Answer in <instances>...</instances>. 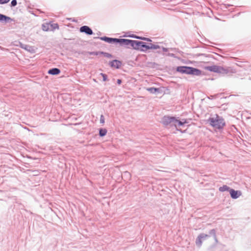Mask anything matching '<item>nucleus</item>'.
Instances as JSON below:
<instances>
[{"label":"nucleus","instance_id":"393cba45","mask_svg":"<svg viewBox=\"0 0 251 251\" xmlns=\"http://www.w3.org/2000/svg\"><path fill=\"white\" fill-rule=\"evenodd\" d=\"M211 235L214 237H215V235H216V230H215V229H212L210 230L209 231V235Z\"/></svg>","mask_w":251,"mask_h":251},{"label":"nucleus","instance_id":"20e7f679","mask_svg":"<svg viewBox=\"0 0 251 251\" xmlns=\"http://www.w3.org/2000/svg\"><path fill=\"white\" fill-rule=\"evenodd\" d=\"M207 70L210 72L217 73L222 75L234 73L230 68L223 67L217 65L208 66L207 67Z\"/></svg>","mask_w":251,"mask_h":251},{"label":"nucleus","instance_id":"423d86ee","mask_svg":"<svg viewBox=\"0 0 251 251\" xmlns=\"http://www.w3.org/2000/svg\"><path fill=\"white\" fill-rule=\"evenodd\" d=\"M95 38H99L101 40L104 41L108 43H119L121 46L122 45L123 39H118L108 37L106 36L101 37H95Z\"/></svg>","mask_w":251,"mask_h":251},{"label":"nucleus","instance_id":"ddd939ff","mask_svg":"<svg viewBox=\"0 0 251 251\" xmlns=\"http://www.w3.org/2000/svg\"><path fill=\"white\" fill-rule=\"evenodd\" d=\"M60 73V70L56 68H52L48 71V73L52 75H57Z\"/></svg>","mask_w":251,"mask_h":251},{"label":"nucleus","instance_id":"f704fd0d","mask_svg":"<svg viewBox=\"0 0 251 251\" xmlns=\"http://www.w3.org/2000/svg\"><path fill=\"white\" fill-rule=\"evenodd\" d=\"M214 239H215V241L216 242H218V240H217V237H216V235H215V237H214Z\"/></svg>","mask_w":251,"mask_h":251},{"label":"nucleus","instance_id":"a211bd4d","mask_svg":"<svg viewBox=\"0 0 251 251\" xmlns=\"http://www.w3.org/2000/svg\"><path fill=\"white\" fill-rule=\"evenodd\" d=\"M219 191L220 192H225V191H229V190H230V188L227 186V185H223V186L222 187H220L219 189Z\"/></svg>","mask_w":251,"mask_h":251},{"label":"nucleus","instance_id":"a878e982","mask_svg":"<svg viewBox=\"0 0 251 251\" xmlns=\"http://www.w3.org/2000/svg\"><path fill=\"white\" fill-rule=\"evenodd\" d=\"M185 123H187L186 121L185 120L184 122L180 121L178 120V127L182 126Z\"/></svg>","mask_w":251,"mask_h":251},{"label":"nucleus","instance_id":"412c9836","mask_svg":"<svg viewBox=\"0 0 251 251\" xmlns=\"http://www.w3.org/2000/svg\"><path fill=\"white\" fill-rule=\"evenodd\" d=\"M141 49H144V50H146V51L147 50L150 49V44L148 45H147L146 44V43L143 42V44H142V46H141Z\"/></svg>","mask_w":251,"mask_h":251},{"label":"nucleus","instance_id":"39448f33","mask_svg":"<svg viewBox=\"0 0 251 251\" xmlns=\"http://www.w3.org/2000/svg\"><path fill=\"white\" fill-rule=\"evenodd\" d=\"M207 70L210 72L217 73L222 75L234 73L230 68L223 67L217 65L208 66L207 67Z\"/></svg>","mask_w":251,"mask_h":251},{"label":"nucleus","instance_id":"2f4dec72","mask_svg":"<svg viewBox=\"0 0 251 251\" xmlns=\"http://www.w3.org/2000/svg\"><path fill=\"white\" fill-rule=\"evenodd\" d=\"M162 50L163 51L166 52L168 50V49L164 48V47H162Z\"/></svg>","mask_w":251,"mask_h":251},{"label":"nucleus","instance_id":"1a4fd4ad","mask_svg":"<svg viewBox=\"0 0 251 251\" xmlns=\"http://www.w3.org/2000/svg\"><path fill=\"white\" fill-rule=\"evenodd\" d=\"M80 32L85 33L87 35H92L93 33L92 30L88 26L83 25L80 27L79 29Z\"/></svg>","mask_w":251,"mask_h":251},{"label":"nucleus","instance_id":"9d476101","mask_svg":"<svg viewBox=\"0 0 251 251\" xmlns=\"http://www.w3.org/2000/svg\"><path fill=\"white\" fill-rule=\"evenodd\" d=\"M229 193H230L231 197L233 199H237L241 195V193L240 191H235L232 189H230L229 190Z\"/></svg>","mask_w":251,"mask_h":251},{"label":"nucleus","instance_id":"cd10ccee","mask_svg":"<svg viewBox=\"0 0 251 251\" xmlns=\"http://www.w3.org/2000/svg\"><path fill=\"white\" fill-rule=\"evenodd\" d=\"M100 75L102 76V78H103V81H106L107 80V75L104 74H103V73H101L100 74Z\"/></svg>","mask_w":251,"mask_h":251},{"label":"nucleus","instance_id":"bb28decb","mask_svg":"<svg viewBox=\"0 0 251 251\" xmlns=\"http://www.w3.org/2000/svg\"><path fill=\"white\" fill-rule=\"evenodd\" d=\"M17 2L16 0H12L11 2V6L12 7L15 6L17 5Z\"/></svg>","mask_w":251,"mask_h":251},{"label":"nucleus","instance_id":"4468645a","mask_svg":"<svg viewBox=\"0 0 251 251\" xmlns=\"http://www.w3.org/2000/svg\"><path fill=\"white\" fill-rule=\"evenodd\" d=\"M147 90L152 94H155L156 93H160V88H154V87L148 88H147Z\"/></svg>","mask_w":251,"mask_h":251},{"label":"nucleus","instance_id":"6ab92c4d","mask_svg":"<svg viewBox=\"0 0 251 251\" xmlns=\"http://www.w3.org/2000/svg\"><path fill=\"white\" fill-rule=\"evenodd\" d=\"M107 130L105 128H100L99 130V135L100 136L102 137L106 135Z\"/></svg>","mask_w":251,"mask_h":251},{"label":"nucleus","instance_id":"7c9ffc66","mask_svg":"<svg viewBox=\"0 0 251 251\" xmlns=\"http://www.w3.org/2000/svg\"><path fill=\"white\" fill-rule=\"evenodd\" d=\"M90 55H97L98 54V52H94V51H93V52H90L89 53Z\"/></svg>","mask_w":251,"mask_h":251},{"label":"nucleus","instance_id":"f3484780","mask_svg":"<svg viewBox=\"0 0 251 251\" xmlns=\"http://www.w3.org/2000/svg\"><path fill=\"white\" fill-rule=\"evenodd\" d=\"M42 29L45 31L50 30V24H45L42 25Z\"/></svg>","mask_w":251,"mask_h":251},{"label":"nucleus","instance_id":"0eeeda50","mask_svg":"<svg viewBox=\"0 0 251 251\" xmlns=\"http://www.w3.org/2000/svg\"><path fill=\"white\" fill-rule=\"evenodd\" d=\"M210 237L209 235L206 234L204 233L200 234L197 237L196 240V244L198 247H201V246L202 240H205L206 238Z\"/></svg>","mask_w":251,"mask_h":251},{"label":"nucleus","instance_id":"f03ea898","mask_svg":"<svg viewBox=\"0 0 251 251\" xmlns=\"http://www.w3.org/2000/svg\"><path fill=\"white\" fill-rule=\"evenodd\" d=\"M208 121L211 126L218 129L223 128L225 125L224 119L217 114L215 115V117L209 118Z\"/></svg>","mask_w":251,"mask_h":251},{"label":"nucleus","instance_id":"6e6552de","mask_svg":"<svg viewBox=\"0 0 251 251\" xmlns=\"http://www.w3.org/2000/svg\"><path fill=\"white\" fill-rule=\"evenodd\" d=\"M174 117L165 116L162 119V123L165 126H171L172 121H173Z\"/></svg>","mask_w":251,"mask_h":251},{"label":"nucleus","instance_id":"dca6fc26","mask_svg":"<svg viewBox=\"0 0 251 251\" xmlns=\"http://www.w3.org/2000/svg\"><path fill=\"white\" fill-rule=\"evenodd\" d=\"M50 24V31H53L56 29L59 28L58 25L56 23H49Z\"/></svg>","mask_w":251,"mask_h":251},{"label":"nucleus","instance_id":"c756f323","mask_svg":"<svg viewBox=\"0 0 251 251\" xmlns=\"http://www.w3.org/2000/svg\"><path fill=\"white\" fill-rule=\"evenodd\" d=\"M100 123H104V117L103 115H101V116H100Z\"/></svg>","mask_w":251,"mask_h":251},{"label":"nucleus","instance_id":"c9c22d12","mask_svg":"<svg viewBox=\"0 0 251 251\" xmlns=\"http://www.w3.org/2000/svg\"><path fill=\"white\" fill-rule=\"evenodd\" d=\"M125 173H126V174H129V173H127V172H126Z\"/></svg>","mask_w":251,"mask_h":251},{"label":"nucleus","instance_id":"7ed1b4c3","mask_svg":"<svg viewBox=\"0 0 251 251\" xmlns=\"http://www.w3.org/2000/svg\"><path fill=\"white\" fill-rule=\"evenodd\" d=\"M176 71L182 74H191L196 75H200L201 73V71L198 69L187 66L178 67Z\"/></svg>","mask_w":251,"mask_h":251},{"label":"nucleus","instance_id":"72a5a7b5","mask_svg":"<svg viewBox=\"0 0 251 251\" xmlns=\"http://www.w3.org/2000/svg\"><path fill=\"white\" fill-rule=\"evenodd\" d=\"M168 55L171 57H175V54L173 53H169Z\"/></svg>","mask_w":251,"mask_h":251},{"label":"nucleus","instance_id":"c85d7f7f","mask_svg":"<svg viewBox=\"0 0 251 251\" xmlns=\"http://www.w3.org/2000/svg\"><path fill=\"white\" fill-rule=\"evenodd\" d=\"M10 0H0V4H3L8 3Z\"/></svg>","mask_w":251,"mask_h":251},{"label":"nucleus","instance_id":"f257e3e1","mask_svg":"<svg viewBox=\"0 0 251 251\" xmlns=\"http://www.w3.org/2000/svg\"><path fill=\"white\" fill-rule=\"evenodd\" d=\"M142 44L143 42L142 41L123 39L122 46H126L127 48L132 47L135 50L145 51L146 50L141 49V46H142Z\"/></svg>","mask_w":251,"mask_h":251},{"label":"nucleus","instance_id":"2eb2a0df","mask_svg":"<svg viewBox=\"0 0 251 251\" xmlns=\"http://www.w3.org/2000/svg\"><path fill=\"white\" fill-rule=\"evenodd\" d=\"M20 47L22 48V49H24L25 50L29 51L30 52H31L33 50L32 47L29 45H27L23 44L21 43Z\"/></svg>","mask_w":251,"mask_h":251},{"label":"nucleus","instance_id":"9b49d317","mask_svg":"<svg viewBox=\"0 0 251 251\" xmlns=\"http://www.w3.org/2000/svg\"><path fill=\"white\" fill-rule=\"evenodd\" d=\"M122 63L120 61L114 60L109 62V65L111 67L118 69L121 66Z\"/></svg>","mask_w":251,"mask_h":251},{"label":"nucleus","instance_id":"473e14b6","mask_svg":"<svg viewBox=\"0 0 251 251\" xmlns=\"http://www.w3.org/2000/svg\"><path fill=\"white\" fill-rule=\"evenodd\" d=\"M121 83H122V80H121V79H118L117 80V83H118V84H121Z\"/></svg>","mask_w":251,"mask_h":251},{"label":"nucleus","instance_id":"aec40b11","mask_svg":"<svg viewBox=\"0 0 251 251\" xmlns=\"http://www.w3.org/2000/svg\"><path fill=\"white\" fill-rule=\"evenodd\" d=\"M177 123L178 120L176 119V118L173 117V121H172L171 126H174L177 128L178 127Z\"/></svg>","mask_w":251,"mask_h":251},{"label":"nucleus","instance_id":"f8f14e48","mask_svg":"<svg viewBox=\"0 0 251 251\" xmlns=\"http://www.w3.org/2000/svg\"><path fill=\"white\" fill-rule=\"evenodd\" d=\"M11 21H12V19L10 17L0 14V22H5L6 23H8Z\"/></svg>","mask_w":251,"mask_h":251},{"label":"nucleus","instance_id":"b1692460","mask_svg":"<svg viewBox=\"0 0 251 251\" xmlns=\"http://www.w3.org/2000/svg\"><path fill=\"white\" fill-rule=\"evenodd\" d=\"M133 37H134V38H137V39H142V40H145V41H151V40L148 38H146V37H138V36H132Z\"/></svg>","mask_w":251,"mask_h":251},{"label":"nucleus","instance_id":"4be33fe9","mask_svg":"<svg viewBox=\"0 0 251 251\" xmlns=\"http://www.w3.org/2000/svg\"><path fill=\"white\" fill-rule=\"evenodd\" d=\"M160 46L158 45H154L152 44H150V49H159Z\"/></svg>","mask_w":251,"mask_h":251},{"label":"nucleus","instance_id":"5701e85b","mask_svg":"<svg viewBox=\"0 0 251 251\" xmlns=\"http://www.w3.org/2000/svg\"><path fill=\"white\" fill-rule=\"evenodd\" d=\"M101 54H102L104 55V56L106 57H107V58H111L112 57V55L109 53H107V52H100Z\"/></svg>","mask_w":251,"mask_h":251}]
</instances>
